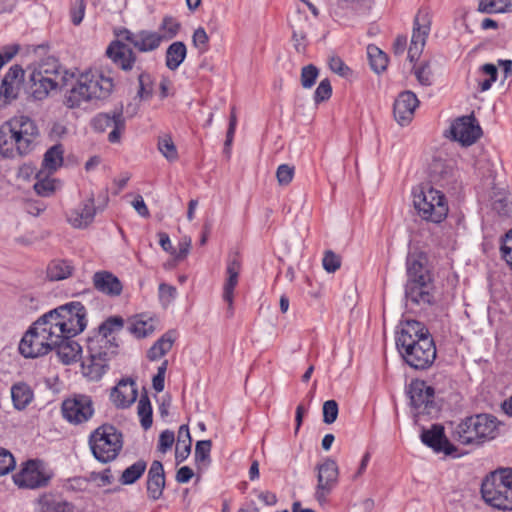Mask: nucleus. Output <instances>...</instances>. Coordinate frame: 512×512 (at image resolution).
<instances>
[{"mask_svg": "<svg viewBox=\"0 0 512 512\" xmlns=\"http://www.w3.org/2000/svg\"><path fill=\"white\" fill-rule=\"evenodd\" d=\"M498 420L491 414H476L461 420L452 431L456 442L478 447L498 435Z\"/></svg>", "mask_w": 512, "mask_h": 512, "instance_id": "39448f33", "label": "nucleus"}, {"mask_svg": "<svg viewBox=\"0 0 512 512\" xmlns=\"http://www.w3.org/2000/svg\"><path fill=\"white\" fill-rule=\"evenodd\" d=\"M367 55L371 69L380 74L385 71L388 65V56L376 45L370 44L367 47Z\"/></svg>", "mask_w": 512, "mask_h": 512, "instance_id": "a19ab883", "label": "nucleus"}, {"mask_svg": "<svg viewBox=\"0 0 512 512\" xmlns=\"http://www.w3.org/2000/svg\"><path fill=\"white\" fill-rule=\"evenodd\" d=\"M122 38L110 42L106 49L107 57L121 70L131 71L137 61L135 51Z\"/></svg>", "mask_w": 512, "mask_h": 512, "instance_id": "412c9836", "label": "nucleus"}, {"mask_svg": "<svg viewBox=\"0 0 512 512\" xmlns=\"http://www.w3.org/2000/svg\"><path fill=\"white\" fill-rule=\"evenodd\" d=\"M294 166L288 164H281L276 171V178L281 186H286L291 183L294 177Z\"/></svg>", "mask_w": 512, "mask_h": 512, "instance_id": "6e6d98bb", "label": "nucleus"}, {"mask_svg": "<svg viewBox=\"0 0 512 512\" xmlns=\"http://www.w3.org/2000/svg\"><path fill=\"white\" fill-rule=\"evenodd\" d=\"M24 74L23 68L15 64L4 75L0 86V97L3 98L4 103H10L18 97L20 86L24 81Z\"/></svg>", "mask_w": 512, "mask_h": 512, "instance_id": "a878e982", "label": "nucleus"}, {"mask_svg": "<svg viewBox=\"0 0 512 512\" xmlns=\"http://www.w3.org/2000/svg\"><path fill=\"white\" fill-rule=\"evenodd\" d=\"M158 150L170 162L178 159L176 146L169 135L159 137Z\"/></svg>", "mask_w": 512, "mask_h": 512, "instance_id": "de8ad7c7", "label": "nucleus"}, {"mask_svg": "<svg viewBox=\"0 0 512 512\" xmlns=\"http://www.w3.org/2000/svg\"><path fill=\"white\" fill-rule=\"evenodd\" d=\"M13 405L17 410H24L33 400L34 393L30 386L19 382L11 387Z\"/></svg>", "mask_w": 512, "mask_h": 512, "instance_id": "72a5a7b5", "label": "nucleus"}, {"mask_svg": "<svg viewBox=\"0 0 512 512\" xmlns=\"http://www.w3.org/2000/svg\"><path fill=\"white\" fill-rule=\"evenodd\" d=\"M236 125H237L236 109H235V107H232L231 113H230V119H229V126H228V130L226 133V140L224 143L225 153H229L230 147L233 142L235 130H236Z\"/></svg>", "mask_w": 512, "mask_h": 512, "instance_id": "e2e57ef3", "label": "nucleus"}, {"mask_svg": "<svg viewBox=\"0 0 512 512\" xmlns=\"http://www.w3.org/2000/svg\"><path fill=\"white\" fill-rule=\"evenodd\" d=\"M118 38H122L131 44L138 52L147 53L157 50L162 44L160 36L155 31L139 30L132 32L127 28L115 31Z\"/></svg>", "mask_w": 512, "mask_h": 512, "instance_id": "f3484780", "label": "nucleus"}, {"mask_svg": "<svg viewBox=\"0 0 512 512\" xmlns=\"http://www.w3.org/2000/svg\"><path fill=\"white\" fill-rule=\"evenodd\" d=\"M38 180L34 184L35 192L42 197H50L54 194L56 190V180L51 179L49 177H45L40 179L39 175L37 176Z\"/></svg>", "mask_w": 512, "mask_h": 512, "instance_id": "09e8293b", "label": "nucleus"}, {"mask_svg": "<svg viewBox=\"0 0 512 512\" xmlns=\"http://www.w3.org/2000/svg\"><path fill=\"white\" fill-rule=\"evenodd\" d=\"M45 315L59 337H75L87 326V310L79 301L60 305Z\"/></svg>", "mask_w": 512, "mask_h": 512, "instance_id": "6e6552de", "label": "nucleus"}, {"mask_svg": "<svg viewBox=\"0 0 512 512\" xmlns=\"http://www.w3.org/2000/svg\"><path fill=\"white\" fill-rule=\"evenodd\" d=\"M138 390L136 382L131 378L121 379L118 384L112 388L110 400L118 409L130 407L137 399Z\"/></svg>", "mask_w": 512, "mask_h": 512, "instance_id": "393cba45", "label": "nucleus"}, {"mask_svg": "<svg viewBox=\"0 0 512 512\" xmlns=\"http://www.w3.org/2000/svg\"><path fill=\"white\" fill-rule=\"evenodd\" d=\"M40 512H73L72 503L57 500L51 495H44L39 499Z\"/></svg>", "mask_w": 512, "mask_h": 512, "instance_id": "58836bf2", "label": "nucleus"}, {"mask_svg": "<svg viewBox=\"0 0 512 512\" xmlns=\"http://www.w3.org/2000/svg\"><path fill=\"white\" fill-rule=\"evenodd\" d=\"M88 443L93 456L99 462L109 463L122 450V433L113 425L103 424L90 434Z\"/></svg>", "mask_w": 512, "mask_h": 512, "instance_id": "9d476101", "label": "nucleus"}, {"mask_svg": "<svg viewBox=\"0 0 512 512\" xmlns=\"http://www.w3.org/2000/svg\"><path fill=\"white\" fill-rule=\"evenodd\" d=\"M96 208L93 196L83 201L78 208H75L67 215L68 222L78 229L86 228L94 220Z\"/></svg>", "mask_w": 512, "mask_h": 512, "instance_id": "c756f323", "label": "nucleus"}, {"mask_svg": "<svg viewBox=\"0 0 512 512\" xmlns=\"http://www.w3.org/2000/svg\"><path fill=\"white\" fill-rule=\"evenodd\" d=\"M128 331L136 338H144L154 331L151 321L135 318L128 326Z\"/></svg>", "mask_w": 512, "mask_h": 512, "instance_id": "a18cd8bd", "label": "nucleus"}, {"mask_svg": "<svg viewBox=\"0 0 512 512\" xmlns=\"http://www.w3.org/2000/svg\"><path fill=\"white\" fill-rule=\"evenodd\" d=\"M502 257L512 269V230L508 231L501 245Z\"/></svg>", "mask_w": 512, "mask_h": 512, "instance_id": "69168bd1", "label": "nucleus"}, {"mask_svg": "<svg viewBox=\"0 0 512 512\" xmlns=\"http://www.w3.org/2000/svg\"><path fill=\"white\" fill-rule=\"evenodd\" d=\"M323 268L328 273L336 272L341 266V257L331 250H327L324 253L322 260Z\"/></svg>", "mask_w": 512, "mask_h": 512, "instance_id": "864d4df0", "label": "nucleus"}, {"mask_svg": "<svg viewBox=\"0 0 512 512\" xmlns=\"http://www.w3.org/2000/svg\"><path fill=\"white\" fill-rule=\"evenodd\" d=\"M338 403L335 400H327L323 404V422L332 424L338 417Z\"/></svg>", "mask_w": 512, "mask_h": 512, "instance_id": "4d7b16f0", "label": "nucleus"}, {"mask_svg": "<svg viewBox=\"0 0 512 512\" xmlns=\"http://www.w3.org/2000/svg\"><path fill=\"white\" fill-rule=\"evenodd\" d=\"M419 105L416 94L410 90L401 92L395 99L393 114L395 120L401 125H408L413 119L415 109Z\"/></svg>", "mask_w": 512, "mask_h": 512, "instance_id": "b1692460", "label": "nucleus"}, {"mask_svg": "<svg viewBox=\"0 0 512 512\" xmlns=\"http://www.w3.org/2000/svg\"><path fill=\"white\" fill-rule=\"evenodd\" d=\"M407 281L429 280L432 274L427 267V257L422 252L408 253L406 258Z\"/></svg>", "mask_w": 512, "mask_h": 512, "instance_id": "c85d7f7f", "label": "nucleus"}, {"mask_svg": "<svg viewBox=\"0 0 512 512\" xmlns=\"http://www.w3.org/2000/svg\"><path fill=\"white\" fill-rule=\"evenodd\" d=\"M452 138L463 146H470L482 135V129L473 114L458 117L450 127Z\"/></svg>", "mask_w": 512, "mask_h": 512, "instance_id": "a211bd4d", "label": "nucleus"}, {"mask_svg": "<svg viewBox=\"0 0 512 512\" xmlns=\"http://www.w3.org/2000/svg\"><path fill=\"white\" fill-rule=\"evenodd\" d=\"M480 493L484 502L492 508L512 511V468L489 472L481 482Z\"/></svg>", "mask_w": 512, "mask_h": 512, "instance_id": "423d86ee", "label": "nucleus"}, {"mask_svg": "<svg viewBox=\"0 0 512 512\" xmlns=\"http://www.w3.org/2000/svg\"><path fill=\"white\" fill-rule=\"evenodd\" d=\"M433 278L429 280L406 281L405 300L407 305L420 307L431 306L435 303Z\"/></svg>", "mask_w": 512, "mask_h": 512, "instance_id": "aec40b11", "label": "nucleus"}, {"mask_svg": "<svg viewBox=\"0 0 512 512\" xmlns=\"http://www.w3.org/2000/svg\"><path fill=\"white\" fill-rule=\"evenodd\" d=\"M73 337H59L54 350L64 364H70L77 360L81 351L80 345L72 339Z\"/></svg>", "mask_w": 512, "mask_h": 512, "instance_id": "2f4dec72", "label": "nucleus"}, {"mask_svg": "<svg viewBox=\"0 0 512 512\" xmlns=\"http://www.w3.org/2000/svg\"><path fill=\"white\" fill-rule=\"evenodd\" d=\"M40 131L26 115H16L0 125V154L14 159L30 154L37 146Z\"/></svg>", "mask_w": 512, "mask_h": 512, "instance_id": "7ed1b4c3", "label": "nucleus"}, {"mask_svg": "<svg viewBox=\"0 0 512 512\" xmlns=\"http://www.w3.org/2000/svg\"><path fill=\"white\" fill-rule=\"evenodd\" d=\"M406 393L410 399V406L414 410L415 416H432L439 412V407L434 400L435 390L432 386L427 385L424 380H412Z\"/></svg>", "mask_w": 512, "mask_h": 512, "instance_id": "9b49d317", "label": "nucleus"}, {"mask_svg": "<svg viewBox=\"0 0 512 512\" xmlns=\"http://www.w3.org/2000/svg\"><path fill=\"white\" fill-rule=\"evenodd\" d=\"M421 441L436 453L452 455L457 448L448 440L444 427L440 424H433L430 429L423 430Z\"/></svg>", "mask_w": 512, "mask_h": 512, "instance_id": "5701e85b", "label": "nucleus"}, {"mask_svg": "<svg viewBox=\"0 0 512 512\" xmlns=\"http://www.w3.org/2000/svg\"><path fill=\"white\" fill-rule=\"evenodd\" d=\"M175 341V332L168 331L163 334L148 350L147 358L151 361H155L164 356L169 352Z\"/></svg>", "mask_w": 512, "mask_h": 512, "instance_id": "c9c22d12", "label": "nucleus"}, {"mask_svg": "<svg viewBox=\"0 0 512 512\" xmlns=\"http://www.w3.org/2000/svg\"><path fill=\"white\" fill-rule=\"evenodd\" d=\"M317 486L315 498L321 504L326 501L327 495L331 493L338 482L339 470L337 463L327 458L322 464L317 465Z\"/></svg>", "mask_w": 512, "mask_h": 512, "instance_id": "6ab92c4d", "label": "nucleus"}, {"mask_svg": "<svg viewBox=\"0 0 512 512\" xmlns=\"http://www.w3.org/2000/svg\"><path fill=\"white\" fill-rule=\"evenodd\" d=\"M192 43L195 48L198 49L200 54H203L209 49V37L203 27L195 29L192 35Z\"/></svg>", "mask_w": 512, "mask_h": 512, "instance_id": "8fccbe9b", "label": "nucleus"}, {"mask_svg": "<svg viewBox=\"0 0 512 512\" xmlns=\"http://www.w3.org/2000/svg\"><path fill=\"white\" fill-rule=\"evenodd\" d=\"M59 334L50 325V321L43 314L23 335L19 343V352L25 358H37L47 355L54 350Z\"/></svg>", "mask_w": 512, "mask_h": 512, "instance_id": "0eeeda50", "label": "nucleus"}, {"mask_svg": "<svg viewBox=\"0 0 512 512\" xmlns=\"http://www.w3.org/2000/svg\"><path fill=\"white\" fill-rule=\"evenodd\" d=\"M329 67L334 73L342 77H349L352 74V70L338 56L330 57Z\"/></svg>", "mask_w": 512, "mask_h": 512, "instance_id": "680f3d73", "label": "nucleus"}, {"mask_svg": "<svg viewBox=\"0 0 512 512\" xmlns=\"http://www.w3.org/2000/svg\"><path fill=\"white\" fill-rule=\"evenodd\" d=\"M332 95V86L329 79H323L314 92V101L316 104L328 100Z\"/></svg>", "mask_w": 512, "mask_h": 512, "instance_id": "5fc2aeb1", "label": "nucleus"}, {"mask_svg": "<svg viewBox=\"0 0 512 512\" xmlns=\"http://www.w3.org/2000/svg\"><path fill=\"white\" fill-rule=\"evenodd\" d=\"M430 29L431 14L427 8H420L414 18L411 44L408 50V58L411 62L418 59L425 46Z\"/></svg>", "mask_w": 512, "mask_h": 512, "instance_id": "dca6fc26", "label": "nucleus"}, {"mask_svg": "<svg viewBox=\"0 0 512 512\" xmlns=\"http://www.w3.org/2000/svg\"><path fill=\"white\" fill-rule=\"evenodd\" d=\"M429 178L434 184L448 187L456 182L457 169L454 160L434 157L428 168Z\"/></svg>", "mask_w": 512, "mask_h": 512, "instance_id": "4be33fe9", "label": "nucleus"}, {"mask_svg": "<svg viewBox=\"0 0 512 512\" xmlns=\"http://www.w3.org/2000/svg\"><path fill=\"white\" fill-rule=\"evenodd\" d=\"M92 280L94 288L105 295L115 297L122 293L121 281L110 271H97L94 273Z\"/></svg>", "mask_w": 512, "mask_h": 512, "instance_id": "7c9ffc66", "label": "nucleus"}, {"mask_svg": "<svg viewBox=\"0 0 512 512\" xmlns=\"http://www.w3.org/2000/svg\"><path fill=\"white\" fill-rule=\"evenodd\" d=\"M74 272V266L68 260L55 259L47 266V277L51 281H60L69 278Z\"/></svg>", "mask_w": 512, "mask_h": 512, "instance_id": "f704fd0d", "label": "nucleus"}, {"mask_svg": "<svg viewBox=\"0 0 512 512\" xmlns=\"http://www.w3.org/2000/svg\"><path fill=\"white\" fill-rule=\"evenodd\" d=\"M64 149L61 144H55L44 154L42 165L49 173H54L63 164Z\"/></svg>", "mask_w": 512, "mask_h": 512, "instance_id": "4c0bfd02", "label": "nucleus"}, {"mask_svg": "<svg viewBox=\"0 0 512 512\" xmlns=\"http://www.w3.org/2000/svg\"><path fill=\"white\" fill-rule=\"evenodd\" d=\"M497 0H479L477 11L485 14L501 13Z\"/></svg>", "mask_w": 512, "mask_h": 512, "instance_id": "774afa93", "label": "nucleus"}, {"mask_svg": "<svg viewBox=\"0 0 512 512\" xmlns=\"http://www.w3.org/2000/svg\"><path fill=\"white\" fill-rule=\"evenodd\" d=\"M152 77L146 71H141L138 75V91L136 97L139 100L149 99L152 96Z\"/></svg>", "mask_w": 512, "mask_h": 512, "instance_id": "49530a36", "label": "nucleus"}, {"mask_svg": "<svg viewBox=\"0 0 512 512\" xmlns=\"http://www.w3.org/2000/svg\"><path fill=\"white\" fill-rule=\"evenodd\" d=\"M63 418L73 425L88 422L94 415V403L86 394H74L66 398L61 405Z\"/></svg>", "mask_w": 512, "mask_h": 512, "instance_id": "f8f14e48", "label": "nucleus"}, {"mask_svg": "<svg viewBox=\"0 0 512 512\" xmlns=\"http://www.w3.org/2000/svg\"><path fill=\"white\" fill-rule=\"evenodd\" d=\"M41 73L33 71L28 80V92L35 100L47 98L50 91L57 88H67L75 78V73L73 72H64L60 80L57 78H47Z\"/></svg>", "mask_w": 512, "mask_h": 512, "instance_id": "4468645a", "label": "nucleus"}, {"mask_svg": "<svg viewBox=\"0 0 512 512\" xmlns=\"http://www.w3.org/2000/svg\"><path fill=\"white\" fill-rule=\"evenodd\" d=\"M70 85L63 101L69 109L79 108L83 102L107 99L114 88L113 79L98 72L82 73Z\"/></svg>", "mask_w": 512, "mask_h": 512, "instance_id": "20e7f679", "label": "nucleus"}, {"mask_svg": "<svg viewBox=\"0 0 512 512\" xmlns=\"http://www.w3.org/2000/svg\"><path fill=\"white\" fill-rule=\"evenodd\" d=\"M16 466L14 456L10 451L0 447V476L11 472Z\"/></svg>", "mask_w": 512, "mask_h": 512, "instance_id": "603ef678", "label": "nucleus"}, {"mask_svg": "<svg viewBox=\"0 0 512 512\" xmlns=\"http://www.w3.org/2000/svg\"><path fill=\"white\" fill-rule=\"evenodd\" d=\"M175 435L171 430H164L159 435L157 449L161 453H166L174 444Z\"/></svg>", "mask_w": 512, "mask_h": 512, "instance_id": "0e129e2a", "label": "nucleus"}, {"mask_svg": "<svg viewBox=\"0 0 512 512\" xmlns=\"http://www.w3.org/2000/svg\"><path fill=\"white\" fill-rule=\"evenodd\" d=\"M414 75L422 86H431L432 85V71L429 67L428 63H424L419 67L414 69Z\"/></svg>", "mask_w": 512, "mask_h": 512, "instance_id": "bf43d9fd", "label": "nucleus"}, {"mask_svg": "<svg viewBox=\"0 0 512 512\" xmlns=\"http://www.w3.org/2000/svg\"><path fill=\"white\" fill-rule=\"evenodd\" d=\"M241 270V262L235 256L228 260L226 273L227 279L223 287V300L228 303V316L233 315L234 289L238 284V278Z\"/></svg>", "mask_w": 512, "mask_h": 512, "instance_id": "cd10ccee", "label": "nucleus"}, {"mask_svg": "<svg viewBox=\"0 0 512 512\" xmlns=\"http://www.w3.org/2000/svg\"><path fill=\"white\" fill-rule=\"evenodd\" d=\"M181 29V23L171 15L163 17L158 31H155L160 36L162 42H167L175 38Z\"/></svg>", "mask_w": 512, "mask_h": 512, "instance_id": "e433bc0d", "label": "nucleus"}, {"mask_svg": "<svg viewBox=\"0 0 512 512\" xmlns=\"http://www.w3.org/2000/svg\"><path fill=\"white\" fill-rule=\"evenodd\" d=\"M176 287L161 283L159 285V299L164 307H167L176 297Z\"/></svg>", "mask_w": 512, "mask_h": 512, "instance_id": "052dcab7", "label": "nucleus"}, {"mask_svg": "<svg viewBox=\"0 0 512 512\" xmlns=\"http://www.w3.org/2000/svg\"><path fill=\"white\" fill-rule=\"evenodd\" d=\"M412 194L413 207L422 220L440 223L447 217L448 202L442 191L422 185L414 188Z\"/></svg>", "mask_w": 512, "mask_h": 512, "instance_id": "1a4fd4ad", "label": "nucleus"}, {"mask_svg": "<svg viewBox=\"0 0 512 512\" xmlns=\"http://www.w3.org/2000/svg\"><path fill=\"white\" fill-rule=\"evenodd\" d=\"M212 448L211 440H201L195 446L196 462H205L210 459V451Z\"/></svg>", "mask_w": 512, "mask_h": 512, "instance_id": "13d9d810", "label": "nucleus"}, {"mask_svg": "<svg viewBox=\"0 0 512 512\" xmlns=\"http://www.w3.org/2000/svg\"><path fill=\"white\" fill-rule=\"evenodd\" d=\"M125 320L113 315L106 318L97 332L87 339V356L82 362L85 377L91 381L100 380L109 368V361L118 354L119 343L116 335L123 330Z\"/></svg>", "mask_w": 512, "mask_h": 512, "instance_id": "f257e3e1", "label": "nucleus"}, {"mask_svg": "<svg viewBox=\"0 0 512 512\" xmlns=\"http://www.w3.org/2000/svg\"><path fill=\"white\" fill-rule=\"evenodd\" d=\"M396 348L404 362L415 370H426L434 363L437 350L434 339L424 323L406 320L396 333Z\"/></svg>", "mask_w": 512, "mask_h": 512, "instance_id": "f03ea898", "label": "nucleus"}, {"mask_svg": "<svg viewBox=\"0 0 512 512\" xmlns=\"http://www.w3.org/2000/svg\"><path fill=\"white\" fill-rule=\"evenodd\" d=\"M187 55V47L182 41H175L171 43L165 54V65L171 70L175 71L183 63Z\"/></svg>", "mask_w": 512, "mask_h": 512, "instance_id": "473e14b6", "label": "nucleus"}, {"mask_svg": "<svg viewBox=\"0 0 512 512\" xmlns=\"http://www.w3.org/2000/svg\"><path fill=\"white\" fill-rule=\"evenodd\" d=\"M91 126L97 132H105L107 129L111 128V131L108 134V141L111 143L120 142L121 135L126 129L123 105L120 104L110 112L98 113L92 119Z\"/></svg>", "mask_w": 512, "mask_h": 512, "instance_id": "2eb2a0df", "label": "nucleus"}, {"mask_svg": "<svg viewBox=\"0 0 512 512\" xmlns=\"http://www.w3.org/2000/svg\"><path fill=\"white\" fill-rule=\"evenodd\" d=\"M52 474L46 470L42 460H28L21 470L13 475L14 483L20 488L36 489L48 485Z\"/></svg>", "mask_w": 512, "mask_h": 512, "instance_id": "ddd939ff", "label": "nucleus"}, {"mask_svg": "<svg viewBox=\"0 0 512 512\" xmlns=\"http://www.w3.org/2000/svg\"><path fill=\"white\" fill-rule=\"evenodd\" d=\"M146 488L148 497L156 501L163 495L165 488V472L163 464L159 460H154L148 470Z\"/></svg>", "mask_w": 512, "mask_h": 512, "instance_id": "bb28decb", "label": "nucleus"}, {"mask_svg": "<svg viewBox=\"0 0 512 512\" xmlns=\"http://www.w3.org/2000/svg\"><path fill=\"white\" fill-rule=\"evenodd\" d=\"M36 72H42L41 74L47 78H57L61 79V76L64 72H69L64 69L55 59H47L43 62L39 69L35 70Z\"/></svg>", "mask_w": 512, "mask_h": 512, "instance_id": "c03bdc74", "label": "nucleus"}, {"mask_svg": "<svg viewBox=\"0 0 512 512\" xmlns=\"http://www.w3.org/2000/svg\"><path fill=\"white\" fill-rule=\"evenodd\" d=\"M318 74L319 70L315 65L304 66L301 70V85L303 88H311L315 84Z\"/></svg>", "mask_w": 512, "mask_h": 512, "instance_id": "3c124183", "label": "nucleus"}, {"mask_svg": "<svg viewBox=\"0 0 512 512\" xmlns=\"http://www.w3.org/2000/svg\"><path fill=\"white\" fill-rule=\"evenodd\" d=\"M137 414L140 418L141 426L147 430L152 426V406L150 399L145 392L141 395L138 406H137Z\"/></svg>", "mask_w": 512, "mask_h": 512, "instance_id": "37998d69", "label": "nucleus"}, {"mask_svg": "<svg viewBox=\"0 0 512 512\" xmlns=\"http://www.w3.org/2000/svg\"><path fill=\"white\" fill-rule=\"evenodd\" d=\"M147 468L146 461L140 459L127 467L121 474L119 481L123 485L134 484L144 474Z\"/></svg>", "mask_w": 512, "mask_h": 512, "instance_id": "79ce46f5", "label": "nucleus"}, {"mask_svg": "<svg viewBox=\"0 0 512 512\" xmlns=\"http://www.w3.org/2000/svg\"><path fill=\"white\" fill-rule=\"evenodd\" d=\"M297 18L301 24L296 25L295 23L291 22L290 26L292 28V40L294 43V48L297 52L301 53L305 51L307 45V34L305 27L308 25V20L306 17H302L301 15H298Z\"/></svg>", "mask_w": 512, "mask_h": 512, "instance_id": "ea45409f", "label": "nucleus"}, {"mask_svg": "<svg viewBox=\"0 0 512 512\" xmlns=\"http://www.w3.org/2000/svg\"><path fill=\"white\" fill-rule=\"evenodd\" d=\"M493 210L501 216L509 217L512 215V203L506 198L497 199L493 203Z\"/></svg>", "mask_w": 512, "mask_h": 512, "instance_id": "338daca9", "label": "nucleus"}]
</instances>
